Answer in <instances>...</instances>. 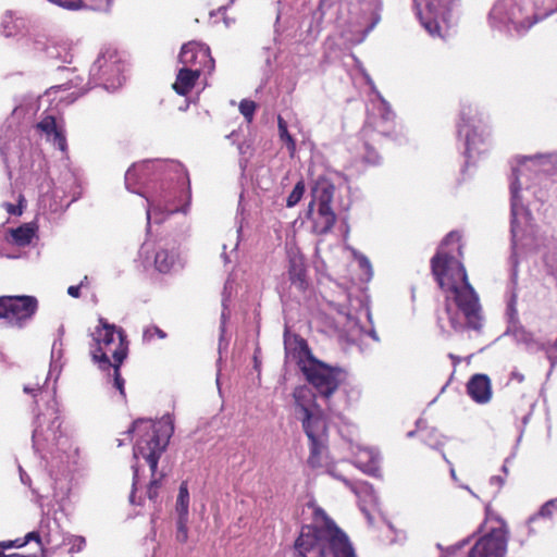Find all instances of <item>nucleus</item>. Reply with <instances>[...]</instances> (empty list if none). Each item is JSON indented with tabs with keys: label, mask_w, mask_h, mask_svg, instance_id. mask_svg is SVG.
<instances>
[{
	"label": "nucleus",
	"mask_w": 557,
	"mask_h": 557,
	"mask_svg": "<svg viewBox=\"0 0 557 557\" xmlns=\"http://www.w3.org/2000/svg\"><path fill=\"white\" fill-rule=\"evenodd\" d=\"M124 63L114 51H107L98 57L90 67V76L103 84L106 89L122 86Z\"/></svg>",
	"instance_id": "obj_15"
},
{
	"label": "nucleus",
	"mask_w": 557,
	"mask_h": 557,
	"mask_svg": "<svg viewBox=\"0 0 557 557\" xmlns=\"http://www.w3.org/2000/svg\"><path fill=\"white\" fill-rule=\"evenodd\" d=\"M304 193H305V183H304V181H299L295 185L292 193L288 195L287 200H286V206L288 208L295 207L302 198Z\"/></svg>",
	"instance_id": "obj_39"
},
{
	"label": "nucleus",
	"mask_w": 557,
	"mask_h": 557,
	"mask_svg": "<svg viewBox=\"0 0 557 557\" xmlns=\"http://www.w3.org/2000/svg\"><path fill=\"white\" fill-rule=\"evenodd\" d=\"M63 190L57 187L52 188L40 196L39 206L41 209L53 213L64 211L70 206V202L63 203Z\"/></svg>",
	"instance_id": "obj_27"
},
{
	"label": "nucleus",
	"mask_w": 557,
	"mask_h": 557,
	"mask_svg": "<svg viewBox=\"0 0 557 557\" xmlns=\"http://www.w3.org/2000/svg\"><path fill=\"white\" fill-rule=\"evenodd\" d=\"M336 221V215L332 208H318L313 215V232L317 234H326L331 231Z\"/></svg>",
	"instance_id": "obj_29"
},
{
	"label": "nucleus",
	"mask_w": 557,
	"mask_h": 557,
	"mask_svg": "<svg viewBox=\"0 0 557 557\" xmlns=\"http://www.w3.org/2000/svg\"><path fill=\"white\" fill-rule=\"evenodd\" d=\"M178 61L183 67H200L201 71L207 69L209 73L214 70V59L211 57L210 48L197 41H189L182 47Z\"/></svg>",
	"instance_id": "obj_16"
},
{
	"label": "nucleus",
	"mask_w": 557,
	"mask_h": 557,
	"mask_svg": "<svg viewBox=\"0 0 557 557\" xmlns=\"http://www.w3.org/2000/svg\"><path fill=\"white\" fill-rule=\"evenodd\" d=\"M7 548L4 543H0V557H9L4 555L3 549ZM18 555H12L11 557H17Z\"/></svg>",
	"instance_id": "obj_54"
},
{
	"label": "nucleus",
	"mask_w": 557,
	"mask_h": 557,
	"mask_svg": "<svg viewBox=\"0 0 557 557\" xmlns=\"http://www.w3.org/2000/svg\"><path fill=\"white\" fill-rule=\"evenodd\" d=\"M532 194H533L534 197H537V194H536L535 190H533Z\"/></svg>",
	"instance_id": "obj_64"
},
{
	"label": "nucleus",
	"mask_w": 557,
	"mask_h": 557,
	"mask_svg": "<svg viewBox=\"0 0 557 557\" xmlns=\"http://www.w3.org/2000/svg\"><path fill=\"white\" fill-rule=\"evenodd\" d=\"M7 210L9 211V213L11 214H20L21 211L17 210V208L14 206V205H11V203H7Z\"/></svg>",
	"instance_id": "obj_53"
},
{
	"label": "nucleus",
	"mask_w": 557,
	"mask_h": 557,
	"mask_svg": "<svg viewBox=\"0 0 557 557\" xmlns=\"http://www.w3.org/2000/svg\"><path fill=\"white\" fill-rule=\"evenodd\" d=\"M467 392L475 403H488L492 397V387L488 376L485 374L473 375L467 384Z\"/></svg>",
	"instance_id": "obj_20"
},
{
	"label": "nucleus",
	"mask_w": 557,
	"mask_h": 557,
	"mask_svg": "<svg viewBox=\"0 0 557 557\" xmlns=\"http://www.w3.org/2000/svg\"><path fill=\"white\" fill-rule=\"evenodd\" d=\"M332 1L333 0H321L320 5L321 7H324V5L330 7L332 4Z\"/></svg>",
	"instance_id": "obj_56"
},
{
	"label": "nucleus",
	"mask_w": 557,
	"mask_h": 557,
	"mask_svg": "<svg viewBox=\"0 0 557 557\" xmlns=\"http://www.w3.org/2000/svg\"><path fill=\"white\" fill-rule=\"evenodd\" d=\"M135 432L139 438L134 447V458L145 459L148 463L152 479L147 488V496L156 500L159 495L162 475L157 476L158 461L165 450L174 432L173 420L170 414L163 416L157 423L151 420L139 419L133 423L128 433Z\"/></svg>",
	"instance_id": "obj_6"
},
{
	"label": "nucleus",
	"mask_w": 557,
	"mask_h": 557,
	"mask_svg": "<svg viewBox=\"0 0 557 557\" xmlns=\"http://www.w3.org/2000/svg\"><path fill=\"white\" fill-rule=\"evenodd\" d=\"M35 235V228L30 224H24L17 228L11 230L12 242L17 246L30 244Z\"/></svg>",
	"instance_id": "obj_32"
},
{
	"label": "nucleus",
	"mask_w": 557,
	"mask_h": 557,
	"mask_svg": "<svg viewBox=\"0 0 557 557\" xmlns=\"http://www.w3.org/2000/svg\"><path fill=\"white\" fill-rule=\"evenodd\" d=\"M502 470H503L505 473H507V471H508L507 466H506V465H504V466H503V468H502Z\"/></svg>",
	"instance_id": "obj_60"
},
{
	"label": "nucleus",
	"mask_w": 557,
	"mask_h": 557,
	"mask_svg": "<svg viewBox=\"0 0 557 557\" xmlns=\"http://www.w3.org/2000/svg\"><path fill=\"white\" fill-rule=\"evenodd\" d=\"M28 20L16 12L7 11L1 18L0 33L5 38H18L28 32Z\"/></svg>",
	"instance_id": "obj_19"
},
{
	"label": "nucleus",
	"mask_w": 557,
	"mask_h": 557,
	"mask_svg": "<svg viewBox=\"0 0 557 557\" xmlns=\"http://www.w3.org/2000/svg\"><path fill=\"white\" fill-rule=\"evenodd\" d=\"M152 176H163L172 185L162 186L161 190L147 198V220L161 223L168 215L187 212L190 199L189 178L184 166L176 161L145 160L133 164L125 173L127 190L141 195L140 188Z\"/></svg>",
	"instance_id": "obj_4"
},
{
	"label": "nucleus",
	"mask_w": 557,
	"mask_h": 557,
	"mask_svg": "<svg viewBox=\"0 0 557 557\" xmlns=\"http://www.w3.org/2000/svg\"><path fill=\"white\" fill-rule=\"evenodd\" d=\"M298 366L315 394L307 386H299L294 391L296 413L302 429L310 442L309 462L315 466L320 461L327 437V417L322 405L324 404L330 414H337V409L332 404V396L338 389L345 379V373L339 368H333L315 359L305 342L299 343Z\"/></svg>",
	"instance_id": "obj_1"
},
{
	"label": "nucleus",
	"mask_w": 557,
	"mask_h": 557,
	"mask_svg": "<svg viewBox=\"0 0 557 557\" xmlns=\"http://www.w3.org/2000/svg\"><path fill=\"white\" fill-rule=\"evenodd\" d=\"M356 258L359 262V267L366 271L368 276H371L372 268H371V263H370L369 259L362 255H358V256H356Z\"/></svg>",
	"instance_id": "obj_48"
},
{
	"label": "nucleus",
	"mask_w": 557,
	"mask_h": 557,
	"mask_svg": "<svg viewBox=\"0 0 557 557\" xmlns=\"http://www.w3.org/2000/svg\"><path fill=\"white\" fill-rule=\"evenodd\" d=\"M35 389H36L35 387H30V386H28V385H25V386H24V392H25V393H33Z\"/></svg>",
	"instance_id": "obj_57"
},
{
	"label": "nucleus",
	"mask_w": 557,
	"mask_h": 557,
	"mask_svg": "<svg viewBox=\"0 0 557 557\" xmlns=\"http://www.w3.org/2000/svg\"><path fill=\"white\" fill-rule=\"evenodd\" d=\"M20 470V478L24 485H30V478L29 475L22 469V467L18 468Z\"/></svg>",
	"instance_id": "obj_50"
},
{
	"label": "nucleus",
	"mask_w": 557,
	"mask_h": 557,
	"mask_svg": "<svg viewBox=\"0 0 557 557\" xmlns=\"http://www.w3.org/2000/svg\"><path fill=\"white\" fill-rule=\"evenodd\" d=\"M364 161L373 165L380 162V156L377 152L368 145H366Z\"/></svg>",
	"instance_id": "obj_45"
},
{
	"label": "nucleus",
	"mask_w": 557,
	"mask_h": 557,
	"mask_svg": "<svg viewBox=\"0 0 557 557\" xmlns=\"http://www.w3.org/2000/svg\"><path fill=\"white\" fill-rule=\"evenodd\" d=\"M177 261V255L174 250L160 248L154 256L156 269L161 273L170 272Z\"/></svg>",
	"instance_id": "obj_31"
},
{
	"label": "nucleus",
	"mask_w": 557,
	"mask_h": 557,
	"mask_svg": "<svg viewBox=\"0 0 557 557\" xmlns=\"http://www.w3.org/2000/svg\"><path fill=\"white\" fill-rule=\"evenodd\" d=\"M510 324L508 326L507 333H510L517 343L524 344L527 349L531 352L542 351V349H546V344L536 341L533 335L528 332L523 326L519 325L516 321H513V309L510 308Z\"/></svg>",
	"instance_id": "obj_21"
},
{
	"label": "nucleus",
	"mask_w": 557,
	"mask_h": 557,
	"mask_svg": "<svg viewBox=\"0 0 557 557\" xmlns=\"http://www.w3.org/2000/svg\"><path fill=\"white\" fill-rule=\"evenodd\" d=\"M37 127L47 135L49 141L59 148L62 152L66 151V138L63 129L58 126L55 119L52 115L45 116Z\"/></svg>",
	"instance_id": "obj_22"
},
{
	"label": "nucleus",
	"mask_w": 557,
	"mask_h": 557,
	"mask_svg": "<svg viewBox=\"0 0 557 557\" xmlns=\"http://www.w3.org/2000/svg\"><path fill=\"white\" fill-rule=\"evenodd\" d=\"M5 547L7 548H10V547H23L25 544H23V540H15V541H9V542H3Z\"/></svg>",
	"instance_id": "obj_51"
},
{
	"label": "nucleus",
	"mask_w": 557,
	"mask_h": 557,
	"mask_svg": "<svg viewBox=\"0 0 557 557\" xmlns=\"http://www.w3.org/2000/svg\"><path fill=\"white\" fill-rule=\"evenodd\" d=\"M58 527L57 522L51 520L48 517H44L39 524V532L42 535V539L45 540V543L48 545L54 544L55 546H59L60 544L57 543L54 539V534L52 532V527Z\"/></svg>",
	"instance_id": "obj_35"
},
{
	"label": "nucleus",
	"mask_w": 557,
	"mask_h": 557,
	"mask_svg": "<svg viewBox=\"0 0 557 557\" xmlns=\"http://www.w3.org/2000/svg\"><path fill=\"white\" fill-rule=\"evenodd\" d=\"M460 0H414L417 15L432 36L442 37V24L448 25Z\"/></svg>",
	"instance_id": "obj_12"
},
{
	"label": "nucleus",
	"mask_w": 557,
	"mask_h": 557,
	"mask_svg": "<svg viewBox=\"0 0 557 557\" xmlns=\"http://www.w3.org/2000/svg\"><path fill=\"white\" fill-rule=\"evenodd\" d=\"M188 518L186 517H177L176 522V541L180 543H185L188 539V529H187Z\"/></svg>",
	"instance_id": "obj_40"
},
{
	"label": "nucleus",
	"mask_w": 557,
	"mask_h": 557,
	"mask_svg": "<svg viewBox=\"0 0 557 557\" xmlns=\"http://www.w3.org/2000/svg\"><path fill=\"white\" fill-rule=\"evenodd\" d=\"M490 483L492 485H497L498 490L503 486L504 484V479L502 476H498V475H494L490 479Z\"/></svg>",
	"instance_id": "obj_52"
},
{
	"label": "nucleus",
	"mask_w": 557,
	"mask_h": 557,
	"mask_svg": "<svg viewBox=\"0 0 557 557\" xmlns=\"http://www.w3.org/2000/svg\"><path fill=\"white\" fill-rule=\"evenodd\" d=\"M337 311L346 320L345 327H347V331L350 333L352 338L361 333V327L359 326L358 321L347 312L344 307H338Z\"/></svg>",
	"instance_id": "obj_36"
},
{
	"label": "nucleus",
	"mask_w": 557,
	"mask_h": 557,
	"mask_svg": "<svg viewBox=\"0 0 557 557\" xmlns=\"http://www.w3.org/2000/svg\"><path fill=\"white\" fill-rule=\"evenodd\" d=\"M330 473L338 479L342 480L358 497L360 503V508L364 512L368 521L371 523L372 518L370 512L367 509V506L376 507L379 503V497L373 490L372 485L364 481H358V482H351L342 475L337 474L335 471H330Z\"/></svg>",
	"instance_id": "obj_17"
},
{
	"label": "nucleus",
	"mask_w": 557,
	"mask_h": 557,
	"mask_svg": "<svg viewBox=\"0 0 557 557\" xmlns=\"http://www.w3.org/2000/svg\"><path fill=\"white\" fill-rule=\"evenodd\" d=\"M460 235L450 232L431 260L432 272L445 292L446 314L455 331L480 330L482 326L479 296L468 280L461 261Z\"/></svg>",
	"instance_id": "obj_2"
},
{
	"label": "nucleus",
	"mask_w": 557,
	"mask_h": 557,
	"mask_svg": "<svg viewBox=\"0 0 557 557\" xmlns=\"http://www.w3.org/2000/svg\"><path fill=\"white\" fill-rule=\"evenodd\" d=\"M379 100H380V110L382 111V117L386 121L391 120L393 116V112L389 108V104L382 98V96L375 91Z\"/></svg>",
	"instance_id": "obj_44"
},
{
	"label": "nucleus",
	"mask_w": 557,
	"mask_h": 557,
	"mask_svg": "<svg viewBox=\"0 0 557 557\" xmlns=\"http://www.w3.org/2000/svg\"><path fill=\"white\" fill-rule=\"evenodd\" d=\"M556 11L557 0H496L488 21L499 30L523 34Z\"/></svg>",
	"instance_id": "obj_7"
},
{
	"label": "nucleus",
	"mask_w": 557,
	"mask_h": 557,
	"mask_svg": "<svg viewBox=\"0 0 557 557\" xmlns=\"http://www.w3.org/2000/svg\"><path fill=\"white\" fill-rule=\"evenodd\" d=\"M59 338L55 339L52 344L51 348V361H50V370H49V377L55 376V380L58 379L61 370H62V355H63V343L61 339V336L63 335V326L59 329Z\"/></svg>",
	"instance_id": "obj_30"
},
{
	"label": "nucleus",
	"mask_w": 557,
	"mask_h": 557,
	"mask_svg": "<svg viewBox=\"0 0 557 557\" xmlns=\"http://www.w3.org/2000/svg\"><path fill=\"white\" fill-rule=\"evenodd\" d=\"M223 258H224L225 262H228V259H227V256L225 252H223Z\"/></svg>",
	"instance_id": "obj_61"
},
{
	"label": "nucleus",
	"mask_w": 557,
	"mask_h": 557,
	"mask_svg": "<svg viewBox=\"0 0 557 557\" xmlns=\"http://www.w3.org/2000/svg\"><path fill=\"white\" fill-rule=\"evenodd\" d=\"M288 274L292 284L298 290H305L307 288L308 282L302 257L295 255L289 258Z\"/></svg>",
	"instance_id": "obj_28"
},
{
	"label": "nucleus",
	"mask_w": 557,
	"mask_h": 557,
	"mask_svg": "<svg viewBox=\"0 0 557 557\" xmlns=\"http://www.w3.org/2000/svg\"><path fill=\"white\" fill-rule=\"evenodd\" d=\"M51 3L59 5L65 10L77 11V10H95V11H108L114 0H49Z\"/></svg>",
	"instance_id": "obj_23"
},
{
	"label": "nucleus",
	"mask_w": 557,
	"mask_h": 557,
	"mask_svg": "<svg viewBox=\"0 0 557 557\" xmlns=\"http://www.w3.org/2000/svg\"><path fill=\"white\" fill-rule=\"evenodd\" d=\"M508 543V530L506 523L497 519L496 525L488 528L487 532L482 535L467 557H505Z\"/></svg>",
	"instance_id": "obj_13"
},
{
	"label": "nucleus",
	"mask_w": 557,
	"mask_h": 557,
	"mask_svg": "<svg viewBox=\"0 0 557 557\" xmlns=\"http://www.w3.org/2000/svg\"><path fill=\"white\" fill-rule=\"evenodd\" d=\"M422 441L434 449H440L441 446H443V437L436 432V430L431 429L423 431L421 433Z\"/></svg>",
	"instance_id": "obj_37"
},
{
	"label": "nucleus",
	"mask_w": 557,
	"mask_h": 557,
	"mask_svg": "<svg viewBox=\"0 0 557 557\" xmlns=\"http://www.w3.org/2000/svg\"><path fill=\"white\" fill-rule=\"evenodd\" d=\"M152 176H163L172 185L162 186L161 190L147 198V220L161 223L168 215L187 212L190 199L189 178L184 166L176 161L145 160L133 164L125 173L127 190L141 195L140 188Z\"/></svg>",
	"instance_id": "obj_3"
},
{
	"label": "nucleus",
	"mask_w": 557,
	"mask_h": 557,
	"mask_svg": "<svg viewBox=\"0 0 557 557\" xmlns=\"http://www.w3.org/2000/svg\"><path fill=\"white\" fill-rule=\"evenodd\" d=\"M438 325L441 329H444L443 324L441 323V319H438Z\"/></svg>",
	"instance_id": "obj_62"
},
{
	"label": "nucleus",
	"mask_w": 557,
	"mask_h": 557,
	"mask_svg": "<svg viewBox=\"0 0 557 557\" xmlns=\"http://www.w3.org/2000/svg\"><path fill=\"white\" fill-rule=\"evenodd\" d=\"M200 67H182L177 73L176 81L173 84V89L181 96L187 95L194 87L196 81L200 76Z\"/></svg>",
	"instance_id": "obj_26"
},
{
	"label": "nucleus",
	"mask_w": 557,
	"mask_h": 557,
	"mask_svg": "<svg viewBox=\"0 0 557 557\" xmlns=\"http://www.w3.org/2000/svg\"><path fill=\"white\" fill-rule=\"evenodd\" d=\"M87 281V276L84 277V280L78 285H73L67 288V294L71 297L77 298L79 297V290L85 285V282Z\"/></svg>",
	"instance_id": "obj_49"
},
{
	"label": "nucleus",
	"mask_w": 557,
	"mask_h": 557,
	"mask_svg": "<svg viewBox=\"0 0 557 557\" xmlns=\"http://www.w3.org/2000/svg\"><path fill=\"white\" fill-rule=\"evenodd\" d=\"M78 40L70 37H53L45 48L48 58L59 60L63 63H72L74 58V48Z\"/></svg>",
	"instance_id": "obj_18"
},
{
	"label": "nucleus",
	"mask_w": 557,
	"mask_h": 557,
	"mask_svg": "<svg viewBox=\"0 0 557 557\" xmlns=\"http://www.w3.org/2000/svg\"><path fill=\"white\" fill-rule=\"evenodd\" d=\"M32 441L35 453L42 459H60L63 462L62 455H67L72 445L61 431V419L54 405L36 417Z\"/></svg>",
	"instance_id": "obj_10"
},
{
	"label": "nucleus",
	"mask_w": 557,
	"mask_h": 557,
	"mask_svg": "<svg viewBox=\"0 0 557 557\" xmlns=\"http://www.w3.org/2000/svg\"><path fill=\"white\" fill-rule=\"evenodd\" d=\"M239 111L248 122H251L256 111V103L246 99L242 100L239 103Z\"/></svg>",
	"instance_id": "obj_41"
},
{
	"label": "nucleus",
	"mask_w": 557,
	"mask_h": 557,
	"mask_svg": "<svg viewBox=\"0 0 557 557\" xmlns=\"http://www.w3.org/2000/svg\"><path fill=\"white\" fill-rule=\"evenodd\" d=\"M450 474H451V478H453V479H456V473H455L454 468H450Z\"/></svg>",
	"instance_id": "obj_58"
},
{
	"label": "nucleus",
	"mask_w": 557,
	"mask_h": 557,
	"mask_svg": "<svg viewBox=\"0 0 557 557\" xmlns=\"http://www.w3.org/2000/svg\"><path fill=\"white\" fill-rule=\"evenodd\" d=\"M153 336L164 339L166 337V333L156 325H150L144 330L143 339L145 342H150Z\"/></svg>",
	"instance_id": "obj_42"
},
{
	"label": "nucleus",
	"mask_w": 557,
	"mask_h": 557,
	"mask_svg": "<svg viewBox=\"0 0 557 557\" xmlns=\"http://www.w3.org/2000/svg\"><path fill=\"white\" fill-rule=\"evenodd\" d=\"M42 540L44 539H42V535L40 534L39 530L32 531L25 535V537L23 539V544H27L30 541H35L38 543L39 546H42Z\"/></svg>",
	"instance_id": "obj_46"
},
{
	"label": "nucleus",
	"mask_w": 557,
	"mask_h": 557,
	"mask_svg": "<svg viewBox=\"0 0 557 557\" xmlns=\"http://www.w3.org/2000/svg\"><path fill=\"white\" fill-rule=\"evenodd\" d=\"M85 544H86L85 537L78 536V535H73L70 539V545H71L70 552L71 553L81 552L84 548Z\"/></svg>",
	"instance_id": "obj_43"
},
{
	"label": "nucleus",
	"mask_w": 557,
	"mask_h": 557,
	"mask_svg": "<svg viewBox=\"0 0 557 557\" xmlns=\"http://www.w3.org/2000/svg\"><path fill=\"white\" fill-rule=\"evenodd\" d=\"M414 433H416V431H410V432L407 433V436L408 437H412L414 435Z\"/></svg>",
	"instance_id": "obj_59"
},
{
	"label": "nucleus",
	"mask_w": 557,
	"mask_h": 557,
	"mask_svg": "<svg viewBox=\"0 0 557 557\" xmlns=\"http://www.w3.org/2000/svg\"><path fill=\"white\" fill-rule=\"evenodd\" d=\"M459 140L463 141L466 163L485 152L488 147L487 125L483 114L472 103H463L460 111V121L457 125Z\"/></svg>",
	"instance_id": "obj_11"
},
{
	"label": "nucleus",
	"mask_w": 557,
	"mask_h": 557,
	"mask_svg": "<svg viewBox=\"0 0 557 557\" xmlns=\"http://www.w3.org/2000/svg\"><path fill=\"white\" fill-rule=\"evenodd\" d=\"M293 557H356L347 535L333 522L304 525L294 543Z\"/></svg>",
	"instance_id": "obj_8"
},
{
	"label": "nucleus",
	"mask_w": 557,
	"mask_h": 557,
	"mask_svg": "<svg viewBox=\"0 0 557 557\" xmlns=\"http://www.w3.org/2000/svg\"><path fill=\"white\" fill-rule=\"evenodd\" d=\"M335 187L326 180H319L312 187V205H318V208H331Z\"/></svg>",
	"instance_id": "obj_25"
},
{
	"label": "nucleus",
	"mask_w": 557,
	"mask_h": 557,
	"mask_svg": "<svg viewBox=\"0 0 557 557\" xmlns=\"http://www.w3.org/2000/svg\"><path fill=\"white\" fill-rule=\"evenodd\" d=\"M38 307L33 296H1L0 319L11 326L22 327L35 314Z\"/></svg>",
	"instance_id": "obj_14"
},
{
	"label": "nucleus",
	"mask_w": 557,
	"mask_h": 557,
	"mask_svg": "<svg viewBox=\"0 0 557 557\" xmlns=\"http://www.w3.org/2000/svg\"><path fill=\"white\" fill-rule=\"evenodd\" d=\"M510 178V211H511V261L516 265L517 257L532 243L534 233L532 216L521 194L541 185L548 176L557 174V152L517 157Z\"/></svg>",
	"instance_id": "obj_5"
},
{
	"label": "nucleus",
	"mask_w": 557,
	"mask_h": 557,
	"mask_svg": "<svg viewBox=\"0 0 557 557\" xmlns=\"http://www.w3.org/2000/svg\"><path fill=\"white\" fill-rule=\"evenodd\" d=\"M443 458L446 460V462H448V463H449V461L447 460V458H446V455H445V454H443Z\"/></svg>",
	"instance_id": "obj_63"
},
{
	"label": "nucleus",
	"mask_w": 557,
	"mask_h": 557,
	"mask_svg": "<svg viewBox=\"0 0 557 557\" xmlns=\"http://www.w3.org/2000/svg\"><path fill=\"white\" fill-rule=\"evenodd\" d=\"M356 466L364 473L377 475L380 465V454L373 448H361L355 456Z\"/></svg>",
	"instance_id": "obj_24"
},
{
	"label": "nucleus",
	"mask_w": 557,
	"mask_h": 557,
	"mask_svg": "<svg viewBox=\"0 0 557 557\" xmlns=\"http://www.w3.org/2000/svg\"><path fill=\"white\" fill-rule=\"evenodd\" d=\"M188 506H189V493L187 484L183 482L180 486L178 496L176 500V512L177 517L188 518Z\"/></svg>",
	"instance_id": "obj_34"
},
{
	"label": "nucleus",
	"mask_w": 557,
	"mask_h": 557,
	"mask_svg": "<svg viewBox=\"0 0 557 557\" xmlns=\"http://www.w3.org/2000/svg\"><path fill=\"white\" fill-rule=\"evenodd\" d=\"M512 377H515L518 382H523L524 380V376L517 372H512Z\"/></svg>",
	"instance_id": "obj_55"
},
{
	"label": "nucleus",
	"mask_w": 557,
	"mask_h": 557,
	"mask_svg": "<svg viewBox=\"0 0 557 557\" xmlns=\"http://www.w3.org/2000/svg\"><path fill=\"white\" fill-rule=\"evenodd\" d=\"M132 468H133L134 475H133V491L131 493L129 500L132 504H135V491L137 490V486L139 484L138 466L133 465Z\"/></svg>",
	"instance_id": "obj_47"
},
{
	"label": "nucleus",
	"mask_w": 557,
	"mask_h": 557,
	"mask_svg": "<svg viewBox=\"0 0 557 557\" xmlns=\"http://www.w3.org/2000/svg\"><path fill=\"white\" fill-rule=\"evenodd\" d=\"M277 127L280 139L285 144L289 156L293 158L296 153V141L288 133L287 123L282 116L277 117Z\"/></svg>",
	"instance_id": "obj_33"
},
{
	"label": "nucleus",
	"mask_w": 557,
	"mask_h": 557,
	"mask_svg": "<svg viewBox=\"0 0 557 557\" xmlns=\"http://www.w3.org/2000/svg\"><path fill=\"white\" fill-rule=\"evenodd\" d=\"M94 341L96 342V348L91 351L94 362L98 363L101 370L113 368V386L124 398L125 381L120 373V366L126 358L128 349L124 331L100 318L99 326L94 333Z\"/></svg>",
	"instance_id": "obj_9"
},
{
	"label": "nucleus",
	"mask_w": 557,
	"mask_h": 557,
	"mask_svg": "<svg viewBox=\"0 0 557 557\" xmlns=\"http://www.w3.org/2000/svg\"><path fill=\"white\" fill-rule=\"evenodd\" d=\"M555 506V502L554 500H549L547 503H545L540 511L530 517V519L528 520V528H529V532L532 533L533 532V529H532V523H534L535 521H537L540 518H546V517H550L552 516V508Z\"/></svg>",
	"instance_id": "obj_38"
}]
</instances>
